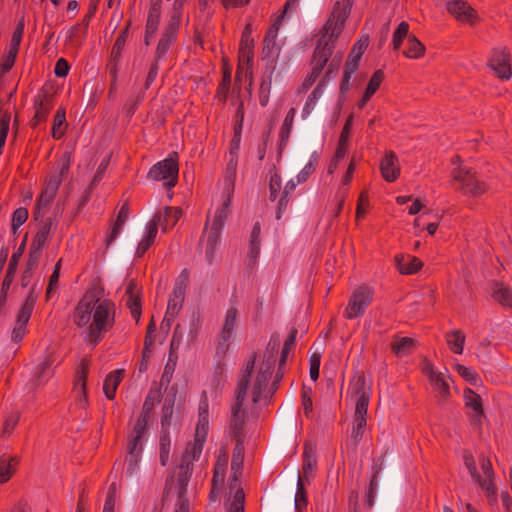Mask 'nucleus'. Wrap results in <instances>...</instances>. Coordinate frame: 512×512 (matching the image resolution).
<instances>
[{
  "label": "nucleus",
  "mask_w": 512,
  "mask_h": 512,
  "mask_svg": "<svg viewBox=\"0 0 512 512\" xmlns=\"http://www.w3.org/2000/svg\"><path fill=\"white\" fill-rule=\"evenodd\" d=\"M140 289L137 286L135 280H130L128 286L125 291V296L127 298L126 305L130 310L132 317L138 322L141 317V299H140Z\"/></svg>",
  "instance_id": "21"
},
{
  "label": "nucleus",
  "mask_w": 512,
  "mask_h": 512,
  "mask_svg": "<svg viewBox=\"0 0 512 512\" xmlns=\"http://www.w3.org/2000/svg\"><path fill=\"white\" fill-rule=\"evenodd\" d=\"M161 219V215H154L153 218L148 222L145 230V235L138 243V246L136 248V257H142L154 243L158 232L159 223H161Z\"/></svg>",
  "instance_id": "18"
},
{
  "label": "nucleus",
  "mask_w": 512,
  "mask_h": 512,
  "mask_svg": "<svg viewBox=\"0 0 512 512\" xmlns=\"http://www.w3.org/2000/svg\"><path fill=\"white\" fill-rule=\"evenodd\" d=\"M161 16V0H151L145 29L148 35H155Z\"/></svg>",
  "instance_id": "32"
},
{
  "label": "nucleus",
  "mask_w": 512,
  "mask_h": 512,
  "mask_svg": "<svg viewBox=\"0 0 512 512\" xmlns=\"http://www.w3.org/2000/svg\"><path fill=\"white\" fill-rule=\"evenodd\" d=\"M253 38L241 37L239 47V61L241 63H249L253 59Z\"/></svg>",
  "instance_id": "50"
},
{
  "label": "nucleus",
  "mask_w": 512,
  "mask_h": 512,
  "mask_svg": "<svg viewBox=\"0 0 512 512\" xmlns=\"http://www.w3.org/2000/svg\"><path fill=\"white\" fill-rule=\"evenodd\" d=\"M56 361V356L53 352L46 353L44 360L37 366L35 376L39 381L51 376L52 365Z\"/></svg>",
  "instance_id": "45"
},
{
  "label": "nucleus",
  "mask_w": 512,
  "mask_h": 512,
  "mask_svg": "<svg viewBox=\"0 0 512 512\" xmlns=\"http://www.w3.org/2000/svg\"><path fill=\"white\" fill-rule=\"evenodd\" d=\"M128 28L127 26L121 33L117 36L115 43L112 47L111 58L114 62H118L121 56L122 50L126 44L127 36H128Z\"/></svg>",
  "instance_id": "54"
},
{
  "label": "nucleus",
  "mask_w": 512,
  "mask_h": 512,
  "mask_svg": "<svg viewBox=\"0 0 512 512\" xmlns=\"http://www.w3.org/2000/svg\"><path fill=\"white\" fill-rule=\"evenodd\" d=\"M53 106V94L49 90L42 89L34 98L35 114L32 119V125L37 126L38 124L44 122L47 119Z\"/></svg>",
  "instance_id": "14"
},
{
  "label": "nucleus",
  "mask_w": 512,
  "mask_h": 512,
  "mask_svg": "<svg viewBox=\"0 0 512 512\" xmlns=\"http://www.w3.org/2000/svg\"><path fill=\"white\" fill-rule=\"evenodd\" d=\"M227 196L222 205L216 210L210 230L206 240V257L212 260L215 249L220 239V233L224 227L225 221L230 213L232 189H227ZM208 221L206 222L204 233H207Z\"/></svg>",
  "instance_id": "6"
},
{
  "label": "nucleus",
  "mask_w": 512,
  "mask_h": 512,
  "mask_svg": "<svg viewBox=\"0 0 512 512\" xmlns=\"http://www.w3.org/2000/svg\"><path fill=\"white\" fill-rule=\"evenodd\" d=\"M368 38L359 39L354 45L353 48L346 60L345 68L349 70V72H356L359 67L360 59L368 47Z\"/></svg>",
  "instance_id": "28"
},
{
  "label": "nucleus",
  "mask_w": 512,
  "mask_h": 512,
  "mask_svg": "<svg viewBox=\"0 0 512 512\" xmlns=\"http://www.w3.org/2000/svg\"><path fill=\"white\" fill-rule=\"evenodd\" d=\"M227 469V455L223 454V457H218L213 469L212 485L223 487Z\"/></svg>",
  "instance_id": "44"
},
{
  "label": "nucleus",
  "mask_w": 512,
  "mask_h": 512,
  "mask_svg": "<svg viewBox=\"0 0 512 512\" xmlns=\"http://www.w3.org/2000/svg\"><path fill=\"white\" fill-rule=\"evenodd\" d=\"M495 286L492 297L501 305L512 308V290L499 283Z\"/></svg>",
  "instance_id": "48"
},
{
  "label": "nucleus",
  "mask_w": 512,
  "mask_h": 512,
  "mask_svg": "<svg viewBox=\"0 0 512 512\" xmlns=\"http://www.w3.org/2000/svg\"><path fill=\"white\" fill-rule=\"evenodd\" d=\"M160 394L158 391L150 390L145 398L142 406V411L137 419L138 422L148 425L150 414L154 409L155 405L160 402Z\"/></svg>",
  "instance_id": "36"
},
{
  "label": "nucleus",
  "mask_w": 512,
  "mask_h": 512,
  "mask_svg": "<svg viewBox=\"0 0 512 512\" xmlns=\"http://www.w3.org/2000/svg\"><path fill=\"white\" fill-rule=\"evenodd\" d=\"M257 359V353L253 352L245 362V366L239 377L237 384V395L235 403L232 406V417L229 423L231 434L235 440L245 438L244 424H245V411L242 410L244 401L247 396L248 389L253 373L254 363Z\"/></svg>",
  "instance_id": "4"
},
{
  "label": "nucleus",
  "mask_w": 512,
  "mask_h": 512,
  "mask_svg": "<svg viewBox=\"0 0 512 512\" xmlns=\"http://www.w3.org/2000/svg\"><path fill=\"white\" fill-rule=\"evenodd\" d=\"M425 46L414 36L408 37V47L404 51V55L407 58L417 59L424 55Z\"/></svg>",
  "instance_id": "47"
},
{
  "label": "nucleus",
  "mask_w": 512,
  "mask_h": 512,
  "mask_svg": "<svg viewBox=\"0 0 512 512\" xmlns=\"http://www.w3.org/2000/svg\"><path fill=\"white\" fill-rule=\"evenodd\" d=\"M28 215V210L24 207H19L13 212L11 221L13 233H16L17 229L27 221Z\"/></svg>",
  "instance_id": "61"
},
{
  "label": "nucleus",
  "mask_w": 512,
  "mask_h": 512,
  "mask_svg": "<svg viewBox=\"0 0 512 512\" xmlns=\"http://www.w3.org/2000/svg\"><path fill=\"white\" fill-rule=\"evenodd\" d=\"M409 24L402 21L393 33L392 45L394 50H398L402 45L403 40L408 36Z\"/></svg>",
  "instance_id": "56"
},
{
  "label": "nucleus",
  "mask_w": 512,
  "mask_h": 512,
  "mask_svg": "<svg viewBox=\"0 0 512 512\" xmlns=\"http://www.w3.org/2000/svg\"><path fill=\"white\" fill-rule=\"evenodd\" d=\"M394 262L397 270L403 275L414 274L423 266V262L416 256L402 253L395 255Z\"/></svg>",
  "instance_id": "22"
},
{
  "label": "nucleus",
  "mask_w": 512,
  "mask_h": 512,
  "mask_svg": "<svg viewBox=\"0 0 512 512\" xmlns=\"http://www.w3.org/2000/svg\"><path fill=\"white\" fill-rule=\"evenodd\" d=\"M89 360L83 359L77 369L74 384V393L76 395L77 404L81 408L87 405L86 380L89 372Z\"/></svg>",
  "instance_id": "15"
},
{
  "label": "nucleus",
  "mask_w": 512,
  "mask_h": 512,
  "mask_svg": "<svg viewBox=\"0 0 512 512\" xmlns=\"http://www.w3.org/2000/svg\"><path fill=\"white\" fill-rule=\"evenodd\" d=\"M115 303L110 299H96L94 303L80 301L75 308L73 322L79 328L87 326L85 342L94 349L115 323Z\"/></svg>",
  "instance_id": "1"
},
{
  "label": "nucleus",
  "mask_w": 512,
  "mask_h": 512,
  "mask_svg": "<svg viewBox=\"0 0 512 512\" xmlns=\"http://www.w3.org/2000/svg\"><path fill=\"white\" fill-rule=\"evenodd\" d=\"M490 66L501 79L507 80L511 77L510 57L506 49L493 50Z\"/></svg>",
  "instance_id": "16"
},
{
  "label": "nucleus",
  "mask_w": 512,
  "mask_h": 512,
  "mask_svg": "<svg viewBox=\"0 0 512 512\" xmlns=\"http://www.w3.org/2000/svg\"><path fill=\"white\" fill-rule=\"evenodd\" d=\"M455 369L459 373V375L462 378H464L467 382H469L471 385H477L479 381V376L473 368L466 367L462 364H456Z\"/></svg>",
  "instance_id": "60"
},
{
  "label": "nucleus",
  "mask_w": 512,
  "mask_h": 512,
  "mask_svg": "<svg viewBox=\"0 0 512 512\" xmlns=\"http://www.w3.org/2000/svg\"><path fill=\"white\" fill-rule=\"evenodd\" d=\"M235 446L232 454L231 461V478L236 482L241 475L243 461H244V440H235Z\"/></svg>",
  "instance_id": "31"
},
{
  "label": "nucleus",
  "mask_w": 512,
  "mask_h": 512,
  "mask_svg": "<svg viewBox=\"0 0 512 512\" xmlns=\"http://www.w3.org/2000/svg\"><path fill=\"white\" fill-rule=\"evenodd\" d=\"M318 163V155L317 153H313L309 162L304 166V168L297 175V183H304L308 180V178L314 173L316 164Z\"/></svg>",
  "instance_id": "58"
},
{
  "label": "nucleus",
  "mask_w": 512,
  "mask_h": 512,
  "mask_svg": "<svg viewBox=\"0 0 512 512\" xmlns=\"http://www.w3.org/2000/svg\"><path fill=\"white\" fill-rule=\"evenodd\" d=\"M178 173V154L173 152L168 158L154 164L150 168L147 178L154 181H163V185L170 189L177 184Z\"/></svg>",
  "instance_id": "7"
},
{
  "label": "nucleus",
  "mask_w": 512,
  "mask_h": 512,
  "mask_svg": "<svg viewBox=\"0 0 512 512\" xmlns=\"http://www.w3.org/2000/svg\"><path fill=\"white\" fill-rule=\"evenodd\" d=\"M155 215H161V226L162 231L166 232L169 228L173 227L181 217V210L175 207H165L163 212L156 213Z\"/></svg>",
  "instance_id": "39"
},
{
  "label": "nucleus",
  "mask_w": 512,
  "mask_h": 512,
  "mask_svg": "<svg viewBox=\"0 0 512 512\" xmlns=\"http://www.w3.org/2000/svg\"><path fill=\"white\" fill-rule=\"evenodd\" d=\"M430 384L438 390L441 398L445 399L450 395L449 384L446 381L445 373L439 372L429 380Z\"/></svg>",
  "instance_id": "53"
},
{
  "label": "nucleus",
  "mask_w": 512,
  "mask_h": 512,
  "mask_svg": "<svg viewBox=\"0 0 512 512\" xmlns=\"http://www.w3.org/2000/svg\"><path fill=\"white\" fill-rule=\"evenodd\" d=\"M464 399L465 405L473 409V414L471 415L472 424L480 426L481 419L484 416L483 404L480 395L471 389H466L464 391Z\"/></svg>",
  "instance_id": "23"
},
{
  "label": "nucleus",
  "mask_w": 512,
  "mask_h": 512,
  "mask_svg": "<svg viewBox=\"0 0 512 512\" xmlns=\"http://www.w3.org/2000/svg\"><path fill=\"white\" fill-rule=\"evenodd\" d=\"M480 465L484 474V477L482 478L478 474V478H476V482L479 484V486L484 489L488 495H495L496 493V487L493 482V469L492 464L489 459L485 457H481L479 459Z\"/></svg>",
  "instance_id": "26"
},
{
  "label": "nucleus",
  "mask_w": 512,
  "mask_h": 512,
  "mask_svg": "<svg viewBox=\"0 0 512 512\" xmlns=\"http://www.w3.org/2000/svg\"><path fill=\"white\" fill-rule=\"evenodd\" d=\"M171 450V437L169 430H161L159 437V461L162 466L169 462Z\"/></svg>",
  "instance_id": "40"
},
{
  "label": "nucleus",
  "mask_w": 512,
  "mask_h": 512,
  "mask_svg": "<svg viewBox=\"0 0 512 512\" xmlns=\"http://www.w3.org/2000/svg\"><path fill=\"white\" fill-rule=\"evenodd\" d=\"M297 334H298V330L296 328H292L289 333L288 338L285 340L282 351H281L280 368L284 367L287 357H288L291 349L295 345Z\"/></svg>",
  "instance_id": "57"
},
{
  "label": "nucleus",
  "mask_w": 512,
  "mask_h": 512,
  "mask_svg": "<svg viewBox=\"0 0 512 512\" xmlns=\"http://www.w3.org/2000/svg\"><path fill=\"white\" fill-rule=\"evenodd\" d=\"M446 9L461 22H471L476 17L474 9L467 2L462 0L448 1Z\"/></svg>",
  "instance_id": "20"
},
{
  "label": "nucleus",
  "mask_w": 512,
  "mask_h": 512,
  "mask_svg": "<svg viewBox=\"0 0 512 512\" xmlns=\"http://www.w3.org/2000/svg\"><path fill=\"white\" fill-rule=\"evenodd\" d=\"M380 171L382 177L387 182H394L400 176V165L397 155L393 151L385 154L380 162Z\"/></svg>",
  "instance_id": "19"
},
{
  "label": "nucleus",
  "mask_w": 512,
  "mask_h": 512,
  "mask_svg": "<svg viewBox=\"0 0 512 512\" xmlns=\"http://www.w3.org/2000/svg\"><path fill=\"white\" fill-rule=\"evenodd\" d=\"M193 472V466L189 464L181 463L177 476L178 493L186 494L187 486L190 481Z\"/></svg>",
  "instance_id": "46"
},
{
  "label": "nucleus",
  "mask_w": 512,
  "mask_h": 512,
  "mask_svg": "<svg viewBox=\"0 0 512 512\" xmlns=\"http://www.w3.org/2000/svg\"><path fill=\"white\" fill-rule=\"evenodd\" d=\"M349 393L355 398V407H368L371 397V383L363 371H357L349 383Z\"/></svg>",
  "instance_id": "11"
},
{
  "label": "nucleus",
  "mask_w": 512,
  "mask_h": 512,
  "mask_svg": "<svg viewBox=\"0 0 512 512\" xmlns=\"http://www.w3.org/2000/svg\"><path fill=\"white\" fill-rule=\"evenodd\" d=\"M117 500V487L115 483L110 484L107 491V497L104 503L103 512H115Z\"/></svg>",
  "instance_id": "63"
},
{
  "label": "nucleus",
  "mask_w": 512,
  "mask_h": 512,
  "mask_svg": "<svg viewBox=\"0 0 512 512\" xmlns=\"http://www.w3.org/2000/svg\"><path fill=\"white\" fill-rule=\"evenodd\" d=\"M296 115V109L290 108L287 115L284 118V121L279 130V141H278V150L281 155L283 150L286 148L288 144V140L291 134L294 117Z\"/></svg>",
  "instance_id": "30"
},
{
  "label": "nucleus",
  "mask_w": 512,
  "mask_h": 512,
  "mask_svg": "<svg viewBox=\"0 0 512 512\" xmlns=\"http://www.w3.org/2000/svg\"><path fill=\"white\" fill-rule=\"evenodd\" d=\"M282 188V179L280 174L277 172L276 167L273 165L270 169V181H269V199L275 201Z\"/></svg>",
  "instance_id": "51"
},
{
  "label": "nucleus",
  "mask_w": 512,
  "mask_h": 512,
  "mask_svg": "<svg viewBox=\"0 0 512 512\" xmlns=\"http://www.w3.org/2000/svg\"><path fill=\"white\" fill-rule=\"evenodd\" d=\"M348 17L347 7L341 8L340 2L334 5L330 17L323 27V35L319 39L312 56V67L319 70L324 69L330 56L332 55L335 43L343 31L345 21Z\"/></svg>",
  "instance_id": "3"
},
{
  "label": "nucleus",
  "mask_w": 512,
  "mask_h": 512,
  "mask_svg": "<svg viewBox=\"0 0 512 512\" xmlns=\"http://www.w3.org/2000/svg\"><path fill=\"white\" fill-rule=\"evenodd\" d=\"M87 29H84L82 23H77L70 28L66 37V43L74 48H79L84 40Z\"/></svg>",
  "instance_id": "42"
},
{
  "label": "nucleus",
  "mask_w": 512,
  "mask_h": 512,
  "mask_svg": "<svg viewBox=\"0 0 512 512\" xmlns=\"http://www.w3.org/2000/svg\"><path fill=\"white\" fill-rule=\"evenodd\" d=\"M383 79H384L383 71L382 70H376L372 74V76H371V78H370V80H369V82L367 84V87L365 89V92L368 95H372L373 96L375 94V92L379 89Z\"/></svg>",
  "instance_id": "62"
},
{
  "label": "nucleus",
  "mask_w": 512,
  "mask_h": 512,
  "mask_svg": "<svg viewBox=\"0 0 512 512\" xmlns=\"http://www.w3.org/2000/svg\"><path fill=\"white\" fill-rule=\"evenodd\" d=\"M20 457L4 453L0 456V484L8 482L15 474Z\"/></svg>",
  "instance_id": "27"
},
{
  "label": "nucleus",
  "mask_w": 512,
  "mask_h": 512,
  "mask_svg": "<svg viewBox=\"0 0 512 512\" xmlns=\"http://www.w3.org/2000/svg\"><path fill=\"white\" fill-rule=\"evenodd\" d=\"M24 246H25V243L23 242L20 245L18 251L13 253L11 258H10L8 269H7L6 275H5L4 279H3V281L9 280V284H11L12 281H13V278H14V275H15V272H16V268H17V264H18V261H19V258L21 256V254H22Z\"/></svg>",
  "instance_id": "59"
},
{
  "label": "nucleus",
  "mask_w": 512,
  "mask_h": 512,
  "mask_svg": "<svg viewBox=\"0 0 512 512\" xmlns=\"http://www.w3.org/2000/svg\"><path fill=\"white\" fill-rule=\"evenodd\" d=\"M208 427V403L204 402L199 408V419L195 430V438L206 440Z\"/></svg>",
  "instance_id": "41"
},
{
  "label": "nucleus",
  "mask_w": 512,
  "mask_h": 512,
  "mask_svg": "<svg viewBox=\"0 0 512 512\" xmlns=\"http://www.w3.org/2000/svg\"><path fill=\"white\" fill-rule=\"evenodd\" d=\"M414 341L409 337H395L391 343V349L397 356H402L411 350Z\"/></svg>",
  "instance_id": "49"
},
{
  "label": "nucleus",
  "mask_w": 512,
  "mask_h": 512,
  "mask_svg": "<svg viewBox=\"0 0 512 512\" xmlns=\"http://www.w3.org/2000/svg\"><path fill=\"white\" fill-rule=\"evenodd\" d=\"M280 345V340L278 335H273L267 345L265 350L263 360L257 367V371L253 370L252 378L250 382V386L252 387V402L253 404H257L264 397L266 398L268 394L272 396L275 391L278 389L279 384L283 378V367H278V371L275 374L274 380L271 384L270 389L267 391L268 382L272 376V372L274 370V366L276 363V356L278 354V349ZM255 366L253 367V369Z\"/></svg>",
  "instance_id": "2"
},
{
  "label": "nucleus",
  "mask_w": 512,
  "mask_h": 512,
  "mask_svg": "<svg viewBox=\"0 0 512 512\" xmlns=\"http://www.w3.org/2000/svg\"><path fill=\"white\" fill-rule=\"evenodd\" d=\"M37 299L38 292L36 291V285H33L17 313L15 326L11 332L12 342L19 344L25 337L26 326L31 318Z\"/></svg>",
  "instance_id": "9"
},
{
  "label": "nucleus",
  "mask_w": 512,
  "mask_h": 512,
  "mask_svg": "<svg viewBox=\"0 0 512 512\" xmlns=\"http://www.w3.org/2000/svg\"><path fill=\"white\" fill-rule=\"evenodd\" d=\"M317 461L315 457V450L311 445L305 444L303 452L302 474L303 481L309 483L310 478L313 477V472L316 469Z\"/></svg>",
  "instance_id": "29"
},
{
  "label": "nucleus",
  "mask_w": 512,
  "mask_h": 512,
  "mask_svg": "<svg viewBox=\"0 0 512 512\" xmlns=\"http://www.w3.org/2000/svg\"><path fill=\"white\" fill-rule=\"evenodd\" d=\"M147 432V425L136 421L127 441V454L142 456L144 436Z\"/></svg>",
  "instance_id": "17"
},
{
  "label": "nucleus",
  "mask_w": 512,
  "mask_h": 512,
  "mask_svg": "<svg viewBox=\"0 0 512 512\" xmlns=\"http://www.w3.org/2000/svg\"><path fill=\"white\" fill-rule=\"evenodd\" d=\"M260 234L261 226L259 222H256L253 226L250 239V256L251 258H257L260 253Z\"/></svg>",
  "instance_id": "55"
},
{
  "label": "nucleus",
  "mask_w": 512,
  "mask_h": 512,
  "mask_svg": "<svg viewBox=\"0 0 512 512\" xmlns=\"http://www.w3.org/2000/svg\"><path fill=\"white\" fill-rule=\"evenodd\" d=\"M279 53L280 47L276 44V39L264 37L262 59L266 61V69H271V73H274L276 69Z\"/></svg>",
  "instance_id": "25"
},
{
  "label": "nucleus",
  "mask_w": 512,
  "mask_h": 512,
  "mask_svg": "<svg viewBox=\"0 0 512 512\" xmlns=\"http://www.w3.org/2000/svg\"><path fill=\"white\" fill-rule=\"evenodd\" d=\"M66 121V112L65 109H58L54 115L53 126L51 130V135L54 139H60L64 135V130L62 129L64 123Z\"/></svg>",
  "instance_id": "52"
},
{
  "label": "nucleus",
  "mask_w": 512,
  "mask_h": 512,
  "mask_svg": "<svg viewBox=\"0 0 512 512\" xmlns=\"http://www.w3.org/2000/svg\"><path fill=\"white\" fill-rule=\"evenodd\" d=\"M238 317V308L235 305H231L225 313L222 327L218 336L216 356L219 359H223L230 348V344L234 338Z\"/></svg>",
  "instance_id": "8"
},
{
  "label": "nucleus",
  "mask_w": 512,
  "mask_h": 512,
  "mask_svg": "<svg viewBox=\"0 0 512 512\" xmlns=\"http://www.w3.org/2000/svg\"><path fill=\"white\" fill-rule=\"evenodd\" d=\"M60 185L61 177H49L48 181L46 182L44 188L42 189L35 203L33 215L36 220H38L39 216L42 213V210L52 203L58 192Z\"/></svg>",
  "instance_id": "13"
},
{
  "label": "nucleus",
  "mask_w": 512,
  "mask_h": 512,
  "mask_svg": "<svg viewBox=\"0 0 512 512\" xmlns=\"http://www.w3.org/2000/svg\"><path fill=\"white\" fill-rule=\"evenodd\" d=\"M445 340L449 349L455 354H462L466 335L462 330L455 329L445 334Z\"/></svg>",
  "instance_id": "34"
},
{
  "label": "nucleus",
  "mask_w": 512,
  "mask_h": 512,
  "mask_svg": "<svg viewBox=\"0 0 512 512\" xmlns=\"http://www.w3.org/2000/svg\"><path fill=\"white\" fill-rule=\"evenodd\" d=\"M180 14L174 13L168 23L166 24L164 31L161 34V37L158 41L155 58L156 60H161L165 57L166 53L170 49V47L174 44L177 38V33L180 25Z\"/></svg>",
  "instance_id": "12"
},
{
  "label": "nucleus",
  "mask_w": 512,
  "mask_h": 512,
  "mask_svg": "<svg viewBox=\"0 0 512 512\" xmlns=\"http://www.w3.org/2000/svg\"><path fill=\"white\" fill-rule=\"evenodd\" d=\"M451 176L456 190L469 198H479L490 188L487 182L478 177L476 171L465 166L454 168Z\"/></svg>",
  "instance_id": "5"
},
{
  "label": "nucleus",
  "mask_w": 512,
  "mask_h": 512,
  "mask_svg": "<svg viewBox=\"0 0 512 512\" xmlns=\"http://www.w3.org/2000/svg\"><path fill=\"white\" fill-rule=\"evenodd\" d=\"M367 412L368 407H355L351 430V438L355 445L361 441L364 435L367 425Z\"/></svg>",
  "instance_id": "24"
},
{
  "label": "nucleus",
  "mask_w": 512,
  "mask_h": 512,
  "mask_svg": "<svg viewBox=\"0 0 512 512\" xmlns=\"http://www.w3.org/2000/svg\"><path fill=\"white\" fill-rule=\"evenodd\" d=\"M205 440L194 437V441L188 443L185 449V453L182 456V462L193 466L194 461H197L203 451Z\"/></svg>",
  "instance_id": "35"
},
{
  "label": "nucleus",
  "mask_w": 512,
  "mask_h": 512,
  "mask_svg": "<svg viewBox=\"0 0 512 512\" xmlns=\"http://www.w3.org/2000/svg\"><path fill=\"white\" fill-rule=\"evenodd\" d=\"M20 416L17 412L9 414L3 423L2 434L10 436L19 422Z\"/></svg>",
  "instance_id": "64"
},
{
  "label": "nucleus",
  "mask_w": 512,
  "mask_h": 512,
  "mask_svg": "<svg viewBox=\"0 0 512 512\" xmlns=\"http://www.w3.org/2000/svg\"><path fill=\"white\" fill-rule=\"evenodd\" d=\"M305 482L306 481H303L301 474L298 472L297 488L294 499L296 512H303L308 505V497L305 488Z\"/></svg>",
  "instance_id": "43"
},
{
  "label": "nucleus",
  "mask_w": 512,
  "mask_h": 512,
  "mask_svg": "<svg viewBox=\"0 0 512 512\" xmlns=\"http://www.w3.org/2000/svg\"><path fill=\"white\" fill-rule=\"evenodd\" d=\"M52 229L51 218H46L40 221L37 233L32 240L31 245L37 248L43 249L49 238Z\"/></svg>",
  "instance_id": "37"
},
{
  "label": "nucleus",
  "mask_w": 512,
  "mask_h": 512,
  "mask_svg": "<svg viewBox=\"0 0 512 512\" xmlns=\"http://www.w3.org/2000/svg\"><path fill=\"white\" fill-rule=\"evenodd\" d=\"M186 292L181 291L179 288H173L170 298L168 300L166 312L168 317H177L185 299Z\"/></svg>",
  "instance_id": "38"
},
{
  "label": "nucleus",
  "mask_w": 512,
  "mask_h": 512,
  "mask_svg": "<svg viewBox=\"0 0 512 512\" xmlns=\"http://www.w3.org/2000/svg\"><path fill=\"white\" fill-rule=\"evenodd\" d=\"M124 377V370H115L109 373L103 384V391L106 397L110 400L115 398L116 390Z\"/></svg>",
  "instance_id": "33"
},
{
  "label": "nucleus",
  "mask_w": 512,
  "mask_h": 512,
  "mask_svg": "<svg viewBox=\"0 0 512 512\" xmlns=\"http://www.w3.org/2000/svg\"><path fill=\"white\" fill-rule=\"evenodd\" d=\"M373 299V292L369 287L361 286L357 288L344 311V316L347 319H355L365 313L366 308L370 305Z\"/></svg>",
  "instance_id": "10"
}]
</instances>
